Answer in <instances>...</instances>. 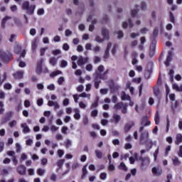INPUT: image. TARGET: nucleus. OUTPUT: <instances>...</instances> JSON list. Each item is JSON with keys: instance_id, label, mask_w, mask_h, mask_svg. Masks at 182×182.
Returning <instances> with one entry per match:
<instances>
[{"instance_id": "obj_1", "label": "nucleus", "mask_w": 182, "mask_h": 182, "mask_svg": "<svg viewBox=\"0 0 182 182\" xmlns=\"http://www.w3.org/2000/svg\"><path fill=\"white\" fill-rule=\"evenodd\" d=\"M143 130H144V126H141L139 128V133H141L139 138L140 143L145 144L150 149L153 147V141L149 138V131L143 132Z\"/></svg>"}, {"instance_id": "obj_2", "label": "nucleus", "mask_w": 182, "mask_h": 182, "mask_svg": "<svg viewBox=\"0 0 182 182\" xmlns=\"http://www.w3.org/2000/svg\"><path fill=\"white\" fill-rule=\"evenodd\" d=\"M36 9V6L35 4L31 5L28 1H24L21 4V9L26 11V14L28 15H33Z\"/></svg>"}, {"instance_id": "obj_3", "label": "nucleus", "mask_w": 182, "mask_h": 182, "mask_svg": "<svg viewBox=\"0 0 182 182\" xmlns=\"http://www.w3.org/2000/svg\"><path fill=\"white\" fill-rule=\"evenodd\" d=\"M103 70H105V66L100 65L97 68V71L96 72V77H99V79H102V80H106V79H107L106 75L109 73V70H107L106 72H105L103 74H101Z\"/></svg>"}, {"instance_id": "obj_4", "label": "nucleus", "mask_w": 182, "mask_h": 182, "mask_svg": "<svg viewBox=\"0 0 182 182\" xmlns=\"http://www.w3.org/2000/svg\"><path fill=\"white\" fill-rule=\"evenodd\" d=\"M141 160V168L145 170L147 168V166L150 164V158L149 156H145L144 158H140Z\"/></svg>"}, {"instance_id": "obj_5", "label": "nucleus", "mask_w": 182, "mask_h": 182, "mask_svg": "<svg viewBox=\"0 0 182 182\" xmlns=\"http://www.w3.org/2000/svg\"><path fill=\"white\" fill-rule=\"evenodd\" d=\"M120 120H122V117L119 114L114 113L109 122L110 123H114V124H117Z\"/></svg>"}, {"instance_id": "obj_6", "label": "nucleus", "mask_w": 182, "mask_h": 182, "mask_svg": "<svg viewBox=\"0 0 182 182\" xmlns=\"http://www.w3.org/2000/svg\"><path fill=\"white\" fill-rule=\"evenodd\" d=\"M16 171L20 176H26V167L23 165H19L16 168Z\"/></svg>"}, {"instance_id": "obj_7", "label": "nucleus", "mask_w": 182, "mask_h": 182, "mask_svg": "<svg viewBox=\"0 0 182 182\" xmlns=\"http://www.w3.org/2000/svg\"><path fill=\"white\" fill-rule=\"evenodd\" d=\"M39 43V38L35 37L32 41H31V49L33 51L36 50V48H38V45Z\"/></svg>"}, {"instance_id": "obj_8", "label": "nucleus", "mask_w": 182, "mask_h": 182, "mask_svg": "<svg viewBox=\"0 0 182 182\" xmlns=\"http://www.w3.org/2000/svg\"><path fill=\"white\" fill-rule=\"evenodd\" d=\"M169 99L171 102H172V110H174L176 109V107H177L178 106V103H177V101H175L176 100V95L174 94H170L169 95Z\"/></svg>"}, {"instance_id": "obj_9", "label": "nucleus", "mask_w": 182, "mask_h": 182, "mask_svg": "<svg viewBox=\"0 0 182 182\" xmlns=\"http://www.w3.org/2000/svg\"><path fill=\"white\" fill-rule=\"evenodd\" d=\"M0 58L3 62H5V63H8V62H9V55H8V54L4 51H0Z\"/></svg>"}, {"instance_id": "obj_10", "label": "nucleus", "mask_w": 182, "mask_h": 182, "mask_svg": "<svg viewBox=\"0 0 182 182\" xmlns=\"http://www.w3.org/2000/svg\"><path fill=\"white\" fill-rule=\"evenodd\" d=\"M89 62L88 58H82V56H80L77 61L78 66H83L84 65H86Z\"/></svg>"}, {"instance_id": "obj_11", "label": "nucleus", "mask_w": 182, "mask_h": 182, "mask_svg": "<svg viewBox=\"0 0 182 182\" xmlns=\"http://www.w3.org/2000/svg\"><path fill=\"white\" fill-rule=\"evenodd\" d=\"M152 173L154 176H161V173H163V170L161 167H154L152 168Z\"/></svg>"}, {"instance_id": "obj_12", "label": "nucleus", "mask_w": 182, "mask_h": 182, "mask_svg": "<svg viewBox=\"0 0 182 182\" xmlns=\"http://www.w3.org/2000/svg\"><path fill=\"white\" fill-rule=\"evenodd\" d=\"M112 48V43H108L107 46V49L104 53V59H109V51Z\"/></svg>"}, {"instance_id": "obj_13", "label": "nucleus", "mask_w": 182, "mask_h": 182, "mask_svg": "<svg viewBox=\"0 0 182 182\" xmlns=\"http://www.w3.org/2000/svg\"><path fill=\"white\" fill-rule=\"evenodd\" d=\"M133 126H134V122H129L127 123L124 127V131L125 132V133H127V132H129L132 129V127H133Z\"/></svg>"}, {"instance_id": "obj_14", "label": "nucleus", "mask_w": 182, "mask_h": 182, "mask_svg": "<svg viewBox=\"0 0 182 182\" xmlns=\"http://www.w3.org/2000/svg\"><path fill=\"white\" fill-rule=\"evenodd\" d=\"M48 106H50V107H52V106H54V110H56L57 109H59L60 107V106H59V103H58V102H54L52 100H49L48 102Z\"/></svg>"}, {"instance_id": "obj_15", "label": "nucleus", "mask_w": 182, "mask_h": 182, "mask_svg": "<svg viewBox=\"0 0 182 182\" xmlns=\"http://www.w3.org/2000/svg\"><path fill=\"white\" fill-rule=\"evenodd\" d=\"M21 127L23 129V133H30L31 129H29V127H28V124L26 123L21 124Z\"/></svg>"}, {"instance_id": "obj_16", "label": "nucleus", "mask_w": 182, "mask_h": 182, "mask_svg": "<svg viewBox=\"0 0 182 182\" xmlns=\"http://www.w3.org/2000/svg\"><path fill=\"white\" fill-rule=\"evenodd\" d=\"M129 26V28H133L134 26V24L132 22V20L131 19H128L127 21H125L122 23V28L124 29H127V26Z\"/></svg>"}, {"instance_id": "obj_17", "label": "nucleus", "mask_w": 182, "mask_h": 182, "mask_svg": "<svg viewBox=\"0 0 182 182\" xmlns=\"http://www.w3.org/2000/svg\"><path fill=\"white\" fill-rule=\"evenodd\" d=\"M101 33L104 39H109V30L105 28L101 29Z\"/></svg>"}, {"instance_id": "obj_18", "label": "nucleus", "mask_w": 182, "mask_h": 182, "mask_svg": "<svg viewBox=\"0 0 182 182\" xmlns=\"http://www.w3.org/2000/svg\"><path fill=\"white\" fill-rule=\"evenodd\" d=\"M171 56H173V52L168 51L166 61L165 62L166 66H170V62L172 60Z\"/></svg>"}, {"instance_id": "obj_19", "label": "nucleus", "mask_w": 182, "mask_h": 182, "mask_svg": "<svg viewBox=\"0 0 182 182\" xmlns=\"http://www.w3.org/2000/svg\"><path fill=\"white\" fill-rule=\"evenodd\" d=\"M74 119H75V120H80V109H79V108H75L74 109Z\"/></svg>"}, {"instance_id": "obj_20", "label": "nucleus", "mask_w": 182, "mask_h": 182, "mask_svg": "<svg viewBox=\"0 0 182 182\" xmlns=\"http://www.w3.org/2000/svg\"><path fill=\"white\" fill-rule=\"evenodd\" d=\"M180 143H182V134H177L176 135V140H175V144L178 146Z\"/></svg>"}, {"instance_id": "obj_21", "label": "nucleus", "mask_w": 182, "mask_h": 182, "mask_svg": "<svg viewBox=\"0 0 182 182\" xmlns=\"http://www.w3.org/2000/svg\"><path fill=\"white\" fill-rule=\"evenodd\" d=\"M43 62V59H41L40 60V63H38V66L36 68V73H38V75L41 74V73L42 72V63Z\"/></svg>"}, {"instance_id": "obj_22", "label": "nucleus", "mask_w": 182, "mask_h": 182, "mask_svg": "<svg viewBox=\"0 0 182 182\" xmlns=\"http://www.w3.org/2000/svg\"><path fill=\"white\" fill-rule=\"evenodd\" d=\"M172 161L173 166H180V164H181V162L180 161L178 157L177 156H174L173 158H172Z\"/></svg>"}, {"instance_id": "obj_23", "label": "nucleus", "mask_w": 182, "mask_h": 182, "mask_svg": "<svg viewBox=\"0 0 182 182\" xmlns=\"http://www.w3.org/2000/svg\"><path fill=\"white\" fill-rule=\"evenodd\" d=\"M14 76L16 79H22L23 77V71H18Z\"/></svg>"}, {"instance_id": "obj_24", "label": "nucleus", "mask_w": 182, "mask_h": 182, "mask_svg": "<svg viewBox=\"0 0 182 182\" xmlns=\"http://www.w3.org/2000/svg\"><path fill=\"white\" fill-rule=\"evenodd\" d=\"M121 99L122 100H130V96L127 95L126 92H122L121 93Z\"/></svg>"}, {"instance_id": "obj_25", "label": "nucleus", "mask_w": 182, "mask_h": 182, "mask_svg": "<svg viewBox=\"0 0 182 182\" xmlns=\"http://www.w3.org/2000/svg\"><path fill=\"white\" fill-rule=\"evenodd\" d=\"M172 89L176 90L177 92H182V85H177V84H172Z\"/></svg>"}, {"instance_id": "obj_26", "label": "nucleus", "mask_w": 182, "mask_h": 182, "mask_svg": "<svg viewBox=\"0 0 182 182\" xmlns=\"http://www.w3.org/2000/svg\"><path fill=\"white\" fill-rule=\"evenodd\" d=\"M155 124H160V114H159V111L156 112L154 117Z\"/></svg>"}, {"instance_id": "obj_27", "label": "nucleus", "mask_w": 182, "mask_h": 182, "mask_svg": "<svg viewBox=\"0 0 182 182\" xmlns=\"http://www.w3.org/2000/svg\"><path fill=\"white\" fill-rule=\"evenodd\" d=\"M78 97L88 99V100H90V94H87L86 92H82L78 95Z\"/></svg>"}, {"instance_id": "obj_28", "label": "nucleus", "mask_w": 182, "mask_h": 182, "mask_svg": "<svg viewBox=\"0 0 182 182\" xmlns=\"http://www.w3.org/2000/svg\"><path fill=\"white\" fill-rule=\"evenodd\" d=\"M169 21L172 23H176V18L174 17V14H173V12H169Z\"/></svg>"}, {"instance_id": "obj_29", "label": "nucleus", "mask_w": 182, "mask_h": 182, "mask_svg": "<svg viewBox=\"0 0 182 182\" xmlns=\"http://www.w3.org/2000/svg\"><path fill=\"white\" fill-rule=\"evenodd\" d=\"M95 153L97 159H102V157H103V153L102 152V151L95 150Z\"/></svg>"}, {"instance_id": "obj_30", "label": "nucleus", "mask_w": 182, "mask_h": 182, "mask_svg": "<svg viewBox=\"0 0 182 182\" xmlns=\"http://www.w3.org/2000/svg\"><path fill=\"white\" fill-rule=\"evenodd\" d=\"M119 170H123L124 171H127V166H126V164L124 163L121 162L119 166Z\"/></svg>"}, {"instance_id": "obj_31", "label": "nucleus", "mask_w": 182, "mask_h": 182, "mask_svg": "<svg viewBox=\"0 0 182 182\" xmlns=\"http://www.w3.org/2000/svg\"><path fill=\"white\" fill-rule=\"evenodd\" d=\"M124 106V104H123V102H119V103H117L114 107V109H116V110H119V109H122Z\"/></svg>"}, {"instance_id": "obj_32", "label": "nucleus", "mask_w": 182, "mask_h": 182, "mask_svg": "<svg viewBox=\"0 0 182 182\" xmlns=\"http://www.w3.org/2000/svg\"><path fill=\"white\" fill-rule=\"evenodd\" d=\"M101 81L99 80V77H96L95 79V89H97L99 87V85H100Z\"/></svg>"}, {"instance_id": "obj_33", "label": "nucleus", "mask_w": 182, "mask_h": 182, "mask_svg": "<svg viewBox=\"0 0 182 182\" xmlns=\"http://www.w3.org/2000/svg\"><path fill=\"white\" fill-rule=\"evenodd\" d=\"M95 42H97L98 43H102V42H105V38H102V37L99 36H96L95 38Z\"/></svg>"}, {"instance_id": "obj_34", "label": "nucleus", "mask_w": 182, "mask_h": 182, "mask_svg": "<svg viewBox=\"0 0 182 182\" xmlns=\"http://www.w3.org/2000/svg\"><path fill=\"white\" fill-rule=\"evenodd\" d=\"M58 75H62V71H60V70H56V71H55V72H53V73L50 75V76L51 77H55V76H58Z\"/></svg>"}, {"instance_id": "obj_35", "label": "nucleus", "mask_w": 182, "mask_h": 182, "mask_svg": "<svg viewBox=\"0 0 182 182\" xmlns=\"http://www.w3.org/2000/svg\"><path fill=\"white\" fill-rule=\"evenodd\" d=\"M136 6V9H132L131 11V15L132 16V18H134V16H136V15H137V12H139V9L137 8H139V6Z\"/></svg>"}, {"instance_id": "obj_36", "label": "nucleus", "mask_w": 182, "mask_h": 182, "mask_svg": "<svg viewBox=\"0 0 182 182\" xmlns=\"http://www.w3.org/2000/svg\"><path fill=\"white\" fill-rule=\"evenodd\" d=\"M50 65H53V66H55L56 65V63L58 62V60H56L55 58H51L50 59Z\"/></svg>"}, {"instance_id": "obj_37", "label": "nucleus", "mask_w": 182, "mask_h": 182, "mask_svg": "<svg viewBox=\"0 0 182 182\" xmlns=\"http://www.w3.org/2000/svg\"><path fill=\"white\" fill-rule=\"evenodd\" d=\"M28 159V155H26L25 153H22L20 156V163H22L23 160H26Z\"/></svg>"}, {"instance_id": "obj_38", "label": "nucleus", "mask_w": 182, "mask_h": 182, "mask_svg": "<svg viewBox=\"0 0 182 182\" xmlns=\"http://www.w3.org/2000/svg\"><path fill=\"white\" fill-rule=\"evenodd\" d=\"M46 170L45 169H43V168H38L37 170V174H38V176H43L46 173Z\"/></svg>"}, {"instance_id": "obj_39", "label": "nucleus", "mask_w": 182, "mask_h": 182, "mask_svg": "<svg viewBox=\"0 0 182 182\" xmlns=\"http://www.w3.org/2000/svg\"><path fill=\"white\" fill-rule=\"evenodd\" d=\"M87 22H92V23H96V18H93V16H90L87 18Z\"/></svg>"}, {"instance_id": "obj_40", "label": "nucleus", "mask_w": 182, "mask_h": 182, "mask_svg": "<svg viewBox=\"0 0 182 182\" xmlns=\"http://www.w3.org/2000/svg\"><path fill=\"white\" fill-rule=\"evenodd\" d=\"M58 84L60 85V86H62V85H63V82H65V77H60L58 79Z\"/></svg>"}, {"instance_id": "obj_41", "label": "nucleus", "mask_w": 182, "mask_h": 182, "mask_svg": "<svg viewBox=\"0 0 182 182\" xmlns=\"http://www.w3.org/2000/svg\"><path fill=\"white\" fill-rule=\"evenodd\" d=\"M21 150H22V146H21V144L19 143L16 144V153H20Z\"/></svg>"}, {"instance_id": "obj_42", "label": "nucleus", "mask_w": 182, "mask_h": 182, "mask_svg": "<svg viewBox=\"0 0 182 182\" xmlns=\"http://www.w3.org/2000/svg\"><path fill=\"white\" fill-rule=\"evenodd\" d=\"M79 107H80V109H86V107H87V105L84 102L80 101L79 102Z\"/></svg>"}, {"instance_id": "obj_43", "label": "nucleus", "mask_w": 182, "mask_h": 182, "mask_svg": "<svg viewBox=\"0 0 182 182\" xmlns=\"http://www.w3.org/2000/svg\"><path fill=\"white\" fill-rule=\"evenodd\" d=\"M65 163V159H60L57 161V166L60 168L63 164Z\"/></svg>"}, {"instance_id": "obj_44", "label": "nucleus", "mask_w": 182, "mask_h": 182, "mask_svg": "<svg viewBox=\"0 0 182 182\" xmlns=\"http://www.w3.org/2000/svg\"><path fill=\"white\" fill-rule=\"evenodd\" d=\"M8 19H11V17L6 16L3 18L2 22H1V26L3 28H5V23L6 22V21H8Z\"/></svg>"}, {"instance_id": "obj_45", "label": "nucleus", "mask_w": 182, "mask_h": 182, "mask_svg": "<svg viewBox=\"0 0 182 182\" xmlns=\"http://www.w3.org/2000/svg\"><path fill=\"white\" fill-rule=\"evenodd\" d=\"M94 53H99L100 52V46H96L92 48Z\"/></svg>"}, {"instance_id": "obj_46", "label": "nucleus", "mask_w": 182, "mask_h": 182, "mask_svg": "<svg viewBox=\"0 0 182 182\" xmlns=\"http://www.w3.org/2000/svg\"><path fill=\"white\" fill-rule=\"evenodd\" d=\"M100 178H101V180H106V178H107V173L105 172L101 173L100 175Z\"/></svg>"}, {"instance_id": "obj_47", "label": "nucleus", "mask_w": 182, "mask_h": 182, "mask_svg": "<svg viewBox=\"0 0 182 182\" xmlns=\"http://www.w3.org/2000/svg\"><path fill=\"white\" fill-rule=\"evenodd\" d=\"M57 153H58V157H60V159H62V157L63 156V154H65V151H63V150H62V149H58Z\"/></svg>"}, {"instance_id": "obj_48", "label": "nucleus", "mask_w": 182, "mask_h": 182, "mask_svg": "<svg viewBox=\"0 0 182 182\" xmlns=\"http://www.w3.org/2000/svg\"><path fill=\"white\" fill-rule=\"evenodd\" d=\"M108 170L109 171H114V170H116V167L114 166V165L109 164Z\"/></svg>"}, {"instance_id": "obj_49", "label": "nucleus", "mask_w": 182, "mask_h": 182, "mask_svg": "<svg viewBox=\"0 0 182 182\" xmlns=\"http://www.w3.org/2000/svg\"><path fill=\"white\" fill-rule=\"evenodd\" d=\"M47 89L48 90H51V91H53L55 90V89H56V87H55V85L54 84H50L47 86Z\"/></svg>"}, {"instance_id": "obj_50", "label": "nucleus", "mask_w": 182, "mask_h": 182, "mask_svg": "<svg viewBox=\"0 0 182 182\" xmlns=\"http://www.w3.org/2000/svg\"><path fill=\"white\" fill-rule=\"evenodd\" d=\"M142 125L143 126H150V122L147 120V118H145L142 120Z\"/></svg>"}, {"instance_id": "obj_51", "label": "nucleus", "mask_w": 182, "mask_h": 182, "mask_svg": "<svg viewBox=\"0 0 182 182\" xmlns=\"http://www.w3.org/2000/svg\"><path fill=\"white\" fill-rule=\"evenodd\" d=\"M130 36L132 39H136L138 36H140V33H132L130 34Z\"/></svg>"}, {"instance_id": "obj_52", "label": "nucleus", "mask_w": 182, "mask_h": 182, "mask_svg": "<svg viewBox=\"0 0 182 182\" xmlns=\"http://www.w3.org/2000/svg\"><path fill=\"white\" fill-rule=\"evenodd\" d=\"M117 35L118 39H122V38H123V36H124L123 31H117Z\"/></svg>"}, {"instance_id": "obj_53", "label": "nucleus", "mask_w": 182, "mask_h": 182, "mask_svg": "<svg viewBox=\"0 0 182 182\" xmlns=\"http://www.w3.org/2000/svg\"><path fill=\"white\" fill-rule=\"evenodd\" d=\"M16 124H17L16 120H13L10 123H9V127H15V126H16Z\"/></svg>"}, {"instance_id": "obj_54", "label": "nucleus", "mask_w": 182, "mask_h": 182, "mask_svg": "<svg viewBox=\"0 0 182 182\" xmlns=\"http://www.w3.org/2000/svg\"><path fill=\"white\" fill-rule=\"evenodd\" d=\"M45 14V10L43 9H39L37 11V15L42 16Z\"/></svg>"}, {"instance_id": "obj_55", "label": "nucleus", "mask_w": 182, "mask_h": 182, "mask_svg": "<svg viewBox=\"0 0 182 182\" xmlns=\"http://www.w3.org/2000/svg\"><path fill=\"white\" fill-rule=\"evenodd\" d=\"M116 50H117V45H114L111 52H112V55H116Z\"/></svg>"}, {"instance_id": "obj_56", "label": "nucleus", "mask_w": 182, "mask_h": 182, "mask_svg": "<svg viewBox=\"0 0 182 182\" xmlns=\"http://www.w3.org/2000/svg\"><path fill=\"white\" fill-rule=\"evenodd\" d=\"M154 93L155 96H160V89H159L157 87L154 88Z\"/></svg>"}, {"instance_id": "obj_57", "label": "nucleus", "mask_w": 182, "mask_h": 182, "mask_svg": "<svg viewBox=\"0 0 182 182\" xmlns=\"http://www.w3.org/2000/svg\"><path fill=\"white\" fill-rule=\"evenodd\" d=\"M68 127H62V128H61V132L63 134H68V132H68Z\"/></svg>"}, {"instance_id": "obj_58", "label": "nucleus", "mask_w": 182, "mask_h": 182, "mask_svg": "<svg viewBox=\"0 0 182 182\" xmlns=\"http://www.w3.org/2000/svg\"><path fill=\"white\" fill-rule=\"evenodd\" d=\"M60 66L61 68H66V66H68V61L65 60H61Z\"/></svg>"}, {"instance_id": "obj_59", "label": "nucleus", "mask_w": 182, "mask_h": 182, "mask_svg": "<svg viewBox=\"0 0 182 182\" xmlns=\"http://www.w3.org/2000/svg\"><path fill=\"white\" fill-rule=\"evenodd\" d=\"M83 89H85V87H83L82 85H80L76 87L77 92H83Z\"/></svg>"}, {"instance_id": "obj_60", "label": "nucleus", "mask_w": 182, "mask_h": 182, "mask_svg": "<svg viewBox=\"0 0 182 182\" xmlns=\"http://www.w3.org/2000/svg\"><path fill=\"white\" fill-rule=\"evenodd\" d=\"M151 18L152 21H156V12L154 11H151Z\"/></svg>"}, {"instance_id": "obj_61", "label": "nucleus", "mask_w": 182, "mask_h": 182, "mask_svg": "<svg viewBox=\"0 0 182 182\" xmlns=\"http://www.w3.org/2000/svg\"><path fill=\"white\" fill-rule=\"evenodd\" d=\"M97 109H94L91 112V116L92 117H96V116H97Z\"/></svg>"}, {"instance_id": "obj_62", "label": "nucleus", "mask_w": 182, "mask_h": 182, "mask_svg": "<svg viewBox=\"0 0 182 182\" xmlns=\"http://www.w3.org/2000/svg\"><path fill=\"white\" fill-rule=\"evenodd\" d=\"M86 50H92V43L85 44Z\"/></svg>"}, {"instance_id": "obj_63", "label": "nucleus", "mask_w": 182, "mask_h": 182, "mask_svg": "<svg viewBox=\"0 0 182 182\" xmlns=\"http://www.w3.org/2000/svg\"><path fill=\"white\" fill-rule=\"evenodd\" d=\"M65 36H70V35H72V31L70 29H66L65 31Z\"/></svg>"}, {"instance_id": "obj_64", "label": "nucleus", "mask_w": 182, "mask_h": 182, "mask_svg": "<svg viewBox=\"0 0 182 182\" xmlns=\"http://www.w3.org/2000/svg\"><path fill=\"white\" fill-rule=\"evenodd\" d=\"M178 157H181L182 158V145L179 146V150L177 153Z\"/></svg>"}]
</instances>
